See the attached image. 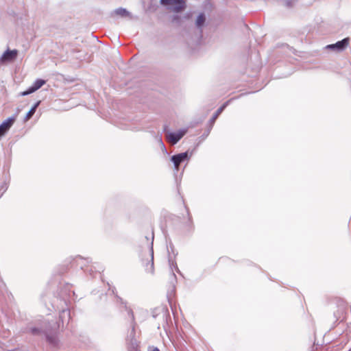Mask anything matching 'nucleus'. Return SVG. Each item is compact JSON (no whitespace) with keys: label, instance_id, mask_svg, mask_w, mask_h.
<instances>
[{"label":"nucleus","instance_id":"f257e3e1","mask_svg":"<svg viewBox=\"0 0 351 351\" xmlns=\"http://www.w3.org/2000/svg\"><path fill=\"white\" fill-rule=\"evenodd\" d=\"M53 324V326H50L44 330L38 327H32L29 331L31 334L34 336H43L47 343L51 348H57L59 344L58 330L60 327V324L54 322Z\"/></svg>","mask_w":351,"mask_h":351},{"label":"nucleus","instance_id":"f03ea898","mask_svg":"<svg viewBox=\"0 0 351 351\" xmlns=\"http://www.w3.org/2000/svg\"><path fill=\"white\" fill-rule=\"evenodd\" d=\"M140 332H137L136 327H130L125 337V346L127 351L140 350Z\"/></svg>","mask_w":351,"mask_h":351},{"label":"nucleus","instance_id":"7ed1b4c3","mask_svg":"<svg viewBox=\"0 0 351 351\" xmlns=\"http://www.w3.org/2000/svg\"><path fill=\"white\" fill-rule=\"evenodd\" d=\"M72 285L66 283L60 288L58 295H54L51 301H55L56 303L63 306H69L70 302L71 294H75L73 291H71Z\"/></svg>","mask_w":351,"mask_h":351},{"label":"nucleus","instance_id":"20e7f679","mask_svg":"<svg viewBox=\"0 0 351 351\" xmlns=\"http://www.w3.org/2000/svg\"><path fill=\"white\" fill-rule=\"evenodd\" d=\"M51 305L55 311H59V322H62V326L64 324H68L71 319V313L68 308V306H63L55 301H51Z\"/></svg>","mask_w":351,"mask_h":351},{"label":"nucleus","instance_id":"39448f33","mask_svg":"<svg viewBox=\"0 0 351 351\" xmlns=\"http://www.w3.org/2000/svg\"><path fill=\"white\" fill-rule=\"evenodd\" d=\"M84 262H86V263H90L92 262V259L90 258H83L81 256H77L76 257L73 258V261L71 263L72 267L76 265V266H79L81 269H83L85 273H88L90 276H94V270H93V266H86V264L84 263Z\"/></svg>","mask_w":351,"mask_h":351},{"label":"nucleus","instance_id":"423d86ee","mask_svg":"<svg viewBox=\"0 0 351 351\" xmlns=\"http://www.w3.org/2000/svg\"><path fill=\"white\" fill-rule=\"evenodd\" d=\"M192 156V153L189 151H186L180 154H174L171 156L170 160L173 164V169L176 172H178L180 169V165L185 161H189Z\"/></svg>","mask_w":351,"mask_h":351},{"label":"nucleus","instance_id":"0eeeda50","mask_svg":"<svg viewBox=\"0 0 351 351\" xmlns=\"http://www.w3.org/2000/svg\"><path fill=\"white\" fill-rule=\"evenodd\" d=\"M152 315L154 319H158V328L162 325L164 328L167 325V318L169 314L164 308H156L152 310Z\"/></svg>","mask_w":351,"mask_h":351},{"label":"nucleus","instance_id":"6e6552de","mask_svg":"<svg viewBox=\"0 0 351 351\" xmlns=\"http://www.w3.org/2000/svg\"><path fill=\"white\" fill-rule=\"evenodd\" d=\"M160 3L176 12H180L185 8L184 0H160Z\"/></svg>","mask_w":351,"mask_h":351},{"label":"nucleus","instance_id":"1a4fd4ad","mask_svg":"<svg viewBox=\"0 0 351 351\" xmlns=\"http://www.w3.org/2000/svg\"><path fill=\"white\" fill-rule=\"evenodd\" d=\"M154 233L152 234V241L149 245V256H150V260L148 261L147 263H145L144 261H143V263L145 267V269L147 273L154 274V248H153V242H154Z\"/></svg>","mask_w":351,"mask_h":351},{"label":"nucleus","instance_id":"9d476101","mask_svg":"<svg viewBox=\"0 0 351 351\" xmlns=\"http://www.w3.org/2000/svg\"><path fill=\"white\" fill-rule=\"evenodd\" d=\"M19 51L17 49H10L5 50L0 57V63L12 62L17 58Z\"/></svg>","mask_w":351,"mask_h":351},{"label":"nucleus","instance_id":"9b49d317","mask_svg":"<svg viewBox=\"0 0 351 351\" xmlns=\"http://www.w3.org/2000/svg\"><path fill=\"white\" fill-rule=\"evenodd\" d=\"M350 43V38L346 37L341 40L336 42L334 44L328 45L326 48L330 50H335L337 51H342L345 50L348 46Z\"/></svg>","mask_w":351,"mask_h":351},{"label":"nucleus","instance_id":"f8f14e48","mask_svg":"<svg viewBox=\"0 0 351 351\" xmlns=\"http://www.w3.org/2000/svg\"><path fill=\"white\" fill-rule=\"evenodd\" d=\"M16 115L14 114L5 119L0 124V138L3 136L14 124Z\"/></svg>","mask_w":351,"mask_h":351},{"label":"nucleus","instance_id":"ddd939ff","mask_svg":"<svg viewBox=\"0 0 351 351\" xmlns=\"http://www.w3.org/2000/svg\"><path fill=\"white\" fill-rule=\"evenodd\" d=\"M186 130L182 129L178 132H170L167 131V134L168 136V139L171 141L173 145L176 144L180 141V140L184 136L186 133Z\"/></svg>","mask_w":351,"mask_h":351},{"label":"nucleus","instance_id":"4468645a","mask_svg":"<svg viewBox=\"0 0 351 351\" xmlns=\"http://www.w3.org/2000/svg\"><path fill=\"white\" fill-rule=\"evenodd\" d=\"M125 310L127 312V315L128 318V322L130 323V327L136 326V322L135 321V317L132 308L128 307L126 305L124 306Z\"/></svg>","mask_w":351,"mask_h":351},{"label":"nucleus","instance_id":"2eb2a0df","mask_svg":"<svg viewBox=\"0 0 351 351\" xmlns=\"http://www.w3.org/2000/svg\"><path fill=\"white\" fill-rule=\"evenodd\" d=\"M206 21V16L204 13H199L196 18L195 25L199 29V33H202V28L204 27Z\"/></svg>","mask_w":351,"mask_h":351},{"label":"nucleus","instance_id":"dca6fc26","mask_svg":"<svg viewBox=\"0 0 351 351\" xmlns=\"http://www.w3.org/2000/svg\"><path fill=\"white\" fill-rule=\"evenodd\" d=\"M40 104V101H38L32 106L30 110L27 112L26 115L25 116V118H24L25 122L27 121L33 117L37 108L39 106Z\"/></svg>","mask_w":351,"mask_h":351},{"label":"nucleus","instance_id":"f3484780","mask_svg":"<svg viewBox=\"0 0 351 351\" xmlns=\"http://www.w3.org/2000/svg\"><path fill=\"white\" fill-rule=\"evenodd\" d=\"M114 12L118 14V15H120L123 17H125V16H130L132 18V14L131 13L127 10V9L124 8H117L115 10H114Z\"/></svg>","mask_w":351,"mask_h":351},{"label":"nucleus","instance_id":"a211bd4d","mask_svg":"<svg viewBox=\"0 0 351 351\" xmlns=\"http://www.w3.org/2000/svg\"><path fill=\"white\" fill-rule=\"evenodd\" d=\"M45 84H46V80L39 78V79H36L32 86L34 88V90L36 91L37 90L40 88Z\"/></svg>","mask_w":351,"mask_h":351},{"label":"nucleus","instance_id":"6ab92c4d","mask_svg":"<svg viewBox=\"0 0 351 351\" xmlns=\"http://www.w3.org/2000/svg\"><path fill=\"white\" fill-rule=\"evenodd\" d=\"M223 112V108H219L216 112L213 114V117L209 120V124L214 125L216 119L219 117V115Z\"/></svg>","mask_w":351,"mask_h":351},{"label":"nucleus","instance_id":"aec40b11","mask_svg":"<svg viewBox=\"0 0 351 351\" xmlns=\"http://www.w3.org/2000/svg\"><path fill=\"white\" fill-rule=\"evenodd\" d=\"M177 282V278L176 274L171 271V278H170V283L172 286L171 292H174L176 290V283Z\"/></svg>","mask_w":351,"mask_h":351},{"label":"nucleus","instance_id":"412c9836","mask_svg":"<svg viewBox=\"0 0 351 351\" xmlns=\"http://www.w3.org/2000/svg\"><path fill=\"white\" fill-rule=\"evenodd\" d=\"M213 125H211V124H209V123H208V125H207V129L205 130V132L202 134V135L200 136V138L202 139V140H204L206 139L208 136L209 135L212 128H213Z\"/></svg>","mask_w":351,"mask_h":351},{"label":"nucleus","instance_id":"4be33fe9","mask_svg":"<svg viewBox=\"0 0 351 351\" xmlns=\"http://www.w3.org/2000/svg\"><path fill=\"white\" fill-rule=\"evenodd\" d=\"M157 138H158V143H159V144L160 145V147H161V149H162V152L164 154H168V152H167V148H166V147H165V144H164V143H163V141L162 140L161 136H158Z\"/></svg>","mask_w":351,"mask_h":351},{"label":"nucleus","instance_id":"5701e85b","mask_svg":"<svg viewBox=\"0 0 351 351\" xmlns=\"http://www.w3.org/2000/svg\"><path fill=\"white\" fill-rule=\"evenodd\" d=\"M36 90H34V88L32 87V86H30L27 90H25V91L22 92L21 93V95L22 96H26V95H28L29 94H32L33 93H34Z\"/></svg>","mask_w":351,"mask_h":351},{"label":"nucleus","instance_id":"b1692460","mask_svg":"<svg viewBox=\"0 0 351 351\" xmlns=\"http://www.w3.org/2000/svg\"><path fill=\"white\" fill-rule=\"evenodd\" d=\"M298 1V0H285V5L288 8H291L293 4Z\"/></svg>","mask_w":351,"mask_h":351},{"label":"nucleus","instance_id":"393cba45","mask_svg":"<svg viewBox=\"0 0 351 351\" xmlns=\"http://www.w3.org/2000/svg\"><path fill=\"white\" fill-rule=\"evenodd\" d=\"M169 265H170V267H174L176 268V271H179V269H178V266H177V263H176V262L173 261L171 259V258H170V257L169 258Z\"/></svg>","mask_w":351,"mask_h":351},{"label":"nucleus","instance_id":"a878e982","mask_svg":"<svg viewBox=\"0 0 351 351\" xmlns=\"http://www.w3.org/2000/svg\"><path fill=\"white\" fill-rule=\"evenodd\" d=\"M169 265H170V267H174L176 268V271H179V269H178V266H177V263H176V262L173 261L171 259V258H170V257L169 258Z\"/></svg>","mask_w":351,"mask_h":351},{"label":"nucleus","instance_id":"bb28decb","mask_svg":"<svg viewBox=\"0 0 351 351\" xmlns=\"http://www.w3.org/2000/svg\"><path fill=\"white\" fill-rule=\"evenodd\" d=\"M185 208L186 209V213H187V215H188V217H189V226L190 228H192L193 223H192L191 216L190 213H189V208L186 206H185Z\"/></svg>","mask_w":351,"mask_h":351},{"label":"nucleus","instance_id":"cd10ccee","mask_svg":"<svg viewBox=\"0 0 351 351\" xmlns=\"http://www.w3.org/2000/svg\"><path fill=\"white\" fill-rule=\"evenodd\" d=\"M230 100L226 101L224 104H223L219 108H223V110L226 108V106L228 105V104L230 103Z\"/></svg>","mask_w":351,"mask_h":351},{"label":"nucleus","instance_id":"c85d7f7f","mask_svg":"<svg viewBox=\"0 0 351 351\" xmlns=\"http://www.w3.org/2000/svg\"><path fill=\"white\" fill-rule=\"evenodd\" d=\"M110 290H111L112 294L114 295L115 287H113L112 289L110 287H109V291H110Z\"/></svg>","mask_w":351,"mask_h":351},{"label":"nucleus","instance_id":"c756f323","mask_svg":"<svg viewBox=\"0 0 351 351\" xmlns=\"http://www.w3.org/2000/svg\"><path fill=\"white\" fill-rule=\"evenodd\" d=\"M151 351H160V350L157 347H153V348Z\"/></svg>","mask_w":351,"mask_h":351},{"label":"nucleus","instance_id":"7c9ffc66","mask_svg":"<svg viewBox=\"0 0 351 351\" xmlns=\"http://www.w3.org/2000/svg\"><path fill=\"white\" fill-rule=\"evenodd\" d=\"M169 247L171 248L172 252H173V246L172 243L169 244Z\"/></svg>","mask_w":351,"mask_h":351},{"label":"nucleus","instance_id":"2f4dec72","mask_svg":"<svg viewBox=\"0 0 351 351\" xmlns=\"http://www.w3.org/2000/svg\"><path fill=\"white\" fill-rule=\"evenodd\" d=\"M42 300H43V302H45V305H47V302H46V300L45 299V296L44 295H42Z\"/></svg>","mask_w":351,"mask_h":351},{"label":"nucleus","instance_id":"473e14b6","mask_svg":"<svg viewBox=\"0 0 351 351\" xmlns=\"http://www.w3.org/2000/svg\"><path fill=\"white\" fill-rule=\"evenodd\" d=\"M8 351H19V349L16 348V349L10 350H8Z\"/></svg>","mask_w":351,"mask_h":351},{"label":"nucleus","instance_id":"72a5a7b5","mask_svg":"<svg viewBox=\"0 0 351 351\" xmlns=\"http://www.w3.org/2000/svg\"><path fill=\"white\" fill-rule=\"evenodd\" d=\"M167 128V125H165L164 127V130L166 131Z\"/></svg>","mask_w":351,"mask_h":351},{"label":"nucleus","instance_id":"f704fd0d","mask_svg":"<svg viewBox=\"0 0 351 351\" xmlns=\"http://www.w3.org/2000/svg\"><path fill=\"white\" fill-rule=\"evenodd\" d=\"M115 297H117L119 300H122L121 298H119V296H117V295H115Z\"/></svg>","mask_w":351,"mask_h":351}]
</instances>
